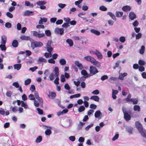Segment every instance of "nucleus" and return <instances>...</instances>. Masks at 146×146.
<instances>
[{"instance_id":"nucleus-1","label":"nucleus","mask_w":146,"mask_h":146,"mask_svg":"<svg viewBox=\"0 0 146 146\" xmlns=\"http://www.w3.org/2000/svg\"><path fill=\"white\" fill-rule=\"evenodd\" d=\"M84 58L85 60L90 62L93 65L96 66L98 68H100L101 66L100 63L92 57L87 56H85Z\"/></svg>"},{"instance_id":"nucleus-2","label":"nucleus","mask_w":146,"mask_h":146,"mask_svg":"<svg viewBox=\"0 0 146 146\" xmlns=\"http://www.w3.org/2000/svg\"><path fill=\"white\" fill-rule=\"evenodd\" d=\"M89 71L91 76L94 75L98 72L97 68L94 66H90Z\"/></svg>"},{"instance_id":"nucleus-3","label":"nucleus","mask_w":146,"mask_h":146,"mask_svg":"<svg viewBox=\"0 0 146 146\" xmlns=\"http://www.w3.org/2000/svg\"><path fill=\"white\" fill-rule=\"evenodd\" d=\"M122 111L124 113V118L126 120L128 121L130 120L131 119L130 115L128 114L127 112L126 111L124 107L122 108Z\"/></svg>"},{"instance_id":"nucleus-4","label":"nucleus","mask_w":146,"mask_h":146,"mask_svg":"<svg viewBox=\"0 0 146 146\" xmlns=\"http://www.w3.org/2000/svg\"><path fill=\"white\" fill-rule=\"evenodd\" d=\"M43 45V43L40 41H35L31 43L32 46L34 47H41Z\"/></svg>"},{"instance_id":"nucleus-5","label":"nucleus","mask_w":146,"mask_h":146,"mask_svg":"<svg viewBox=\"0 0 146 146\" xmlns=\"http://www.w3.org/2000/svg\"><path fill=\"white\" fill-rule=\"evenodd\" d=\"M33 35L39 38L44 37L45 36V34L44 33H40L35 31H32Z\"/></svg>"},{"instance_id":"nucleus-6","label":"nucleus","mask_w":146,"mask_h":146,"mask_svg":"<svg viewBox=\"0 0 146 146\" xmlns=\"http://www.w3.org/2000/svg\"><path fill=\"white\" fill-rule=\"evenodd\" d=\"M52 43V42L51 40H48L46 43V48L48 52H51L52 50V48L51 46Z\"/></svg>"},{"instance_id":"nucleus-7","label":"nucleus","mask_w":146,"mask_h":146,"mask_svg":"<svg viewBox=\"0 0 146 146\" xmlns=\"http://www.w3.org/2000/svg\"><path fill=\"white\" fill-rule=\"evenodd\" d=\"M34 14V12L33 11L26 10L23 13V16H31L33 15Z\"/></svg>"},{"instance_id":"nucleus-8","label":"nucleus","mask_w":146,"mask_h":146,"mask_svg":"<svg viewBox=\"0 0 146 146\" xmlns=\"http://www.w3.org/2000/svg\"><path fill=\"white\" fill-rule=\"evenodd\" d=\"M64 30L63 28H56L55 29V32L56 34H60V35H62L64 33Z\"/></svg>"},{"instance_id":"nucleus-9","label":"nucleus","mask_w":146,"mask_h":146,"mask_svg":"<svg viewBox=\"0 0 146 146\" xmlns=\"http://www.w3.org/2000/svg\"><path fill=\"white\" fill-rule=\"evenodd\" d=\"M96 55L97 58L100 60H101L103 58V56L102 53L97 49H96Z\"/></svg>"},{"instance_id":"nucleus-10","label":"nucleus","mask_w":146,"mask_h":146,"mask_svg":"<svg viewBox=\"0 0 146 146\" xmlns=\"http://www.w3.org/2000/svg\"><path fill=\"white\" fill-rule=\"evenodd\" d=\"M20 38L22 40H31V38L29 36L22 35L20 36Z\"/></svg>"},{"instance_id":"nucleus-11","label":"nucleus","mask_w":146,"mask_h":146,"mask_svg":"<svg viewBox=\"0 0 146 146\" xmlns=\"http://www.w3.org/2000/svg\"><path fill=\"white\" fill-rule=\"evenodd\" d=\"M135 125L138 131L143 128L142 125L139 121H137L135 122Z\"/></svg>"},{"instance_id":"nucleus-12","label":"nucleus","mask_w":146,"mask_h":146,"mask_svg":"<svg viewBox=\"0 0 146 146\" xmlns=\"http://www.w3.org/2000/svg\"><path fill=\"white\" fill-rule=\"evenodd\" d=\"M46 127L47 128V129L45 131V134L47 135H50L51 133V129H52V127L48 126H46Z\"/></svg>"},{"instance_id":"nucleus-13","label":"nucleus","mask_w":146,"mask_h":146,"mask_svg":"<svg viewBox=\"0 0 146 146\" xmlns=\"http://www.w3.org/2000/svg\"><path fill=\"white\" fill-rule=\"evenodd\" d=\"M81 73L85 78L89 77L91 76L90 74H88L85 70H83L81 72Z\"/></svg>"},{"instance_id":"nucleus-14","label":"nucleus","mask_w":146,"mask_h":146,"mask_svg":"<svg viewBox=\"0 0 146 146\" xmlns=\"http://www.w3.org/2000/svg\"><path fill=\"white\" fill-rule=\"evenodd\" d=\"M129 17L130 19L133 20L136 18V16L134 12H132L129 13Z\"/></svg>"},{"instance_id":"nucleus-15","label":"nucleus","mask_w":146,"mask_h":146,"mask_svg":"<svg viewBox=\"0 0 146 146\" xmlns=\"http://www.w3.org/2000/svg\"><path fill=\"white\" fill-rule=\"evenodd\" d=\"M122 10L124 12H127L131 10V7L128 5L124 6L122 8Z\"/></svg>"},{"instance_id":"nucleus-16","label":"nucleus","mask_w":146,"mask_h":146,"mask_svg":"<svg viewBox=\"0 0 146 146\" xmlns=\"http://www.w3.org/2000/svg\"><path fill=\"white\" fill-rule=\"evenodd\" d=\"M7 39V37L5 36H2L1 37V44H5Z\"/></svg>"},{"instance_id":"nucleus-17","label":"nucleus","mask_w":146,"mask_h":146,"mask_svg":"<svg viewBox=\"0 0 146 146\" xmlns=\"http://www.w3.org/2000/svg\"><path fill=\"white\" fill-rule=\"evenodd\" d=\"M141 135L143 137H146V131L143 128L139 131Z\"/></svg>"},{"instance_id":"nucleus-18","label":"nucleus","mask_w":146,"mask_h":146,"mask_svg":"<svg viewBox=\"0 0 146 146\" xmlns=\"http://www.w3.org/2000/svg\"><path fill=\"white\" fill-rule=\"evenodd\" d=\"M90 100H94V101L98 102L100 100V98L97 96H91L90 98Z\"/></svg>"},{"instance_id":"nucleus-19","label":"nucleus","mask_w":146,"mask_h":146,"mask_svg":"<svg viewBox=\"0 0 146 146\" xmlns=\"http://www.w3.org/2000/svg\"><path fill=\"white\" fill-rule=\"evenodd\" d=\"M48 96L50 98L53 99L56 96V94L54 92H50L48 95Z\"/></svg>"},{"instance_id":"nucleus-20","label":"nucleus","mask_w":146,"mask_h":146,"mask_svg":"<svg viewBox=\"0 0 146 146\" xmlns=\"http://www.w3.org/2000/svg\"><path fill=\"white\" fill-rule=\"evenodd\" d=\"M95 116L96 118H99L101 117L102 115V114L100 110L96 111L94 115Z\"/></svg>"},{"instance_id":"nucleus-21","label":"nucleus","mask_w":146,"mask_h":146,"mask_svg":"<svg viewBox=\"0 0 146 146\" xmlns=\"http://www.w3.org/2000/svg\"><path fill=\"white\" fill-rule=\"evenodd\" d=\"M55 76H58L59 74V69L57 67H55L54 68V72Z\"/></svg>"},{"instance_id":"nucleus-22","label":"nucleus","mask_w":146,"mask_h":146,"mask_svg":"<svg viewBox=\"0 0 146 146\" xmlns=\"http://www.w3.org/2000/svg\"><path fill=\"white\" fill-rule=\"evenodd\" d=\"M127 74L126 73H124L123 74L121 73H120L119 74V78L121 80H123L124 78V77L127 76Z\"/></svg>"},{"instance_id":"nucleus-23","label":"nucleus","mask_w":146,"mask_h":146,"mask_svg":"<svg viewBox=\"0 0 146 146\" xmlns=\"http://www.w3.org/2000/svg\"><path fill=\"white\" fill-rule=\"evenodd\" d=\"M21 67V64H16L14 65V68L17 70H19Z\"/></svg>"},{"instance_id":"nucleus-24","label":"nucleus","mask_w":146,"mask_h":146,"mask_svg":"<svg viewBox=\"0 0 146 146\" xmlns=\"http://www.w3.org/2000/svg\"><path fill=\"white\" fill-rule=\"evenodd\" d=\"M46 2L44 1H38L36 2V4L37 5L40 6H42L44 5L46 3Z\"/></svg>"},{"instance_id":"nucleus-25","label":"nucleus","mask_w":146,"mask_h":146,"mask_svg":"<svg viewBox=\"0 0 146 146\" xmlns=\"http://www.w3.org/2000/svg\"><path fill=\"white\" fill-rule=\"evenodd\" d=\"M90 31L92 33L97 35H99L100 34V32L99 31L95 29H91L90 30Z\"/></svg>"},{"instance_id":"nucleus-26","label":"nucleus","mask_w":146,"mask_h":146,"mask_svg":"<svg viewBox=\"0 0 146 146\" xmlns=\"http://www.w3.org/2000/svg\"><path fill=\"white\" fill-rule=\"evenodd\" d=\"M40 20L39 21L38 23L40 24H42V22H46L47 21V19L46 18L40 17Z\"/></svg>"},{"instance_id":"nucleus-27","label":"nucleus","mask_w":146,"mask_h":146,"mask_svg":"<svg viewBox=\"0 0 146 146\" xmlns=\"http://www.w3.org/2000/svg\"><path fill=\"white\" fill-rule=\"evenodd\" d=\"M75 64L80 69H82L83 68V66L82 65L79 63L78 61H76L75 62Z\"/></svg>"},{"instance_id":"nucleus-28","label":"nucleus","mask_w":146,"mask_h":146,"mask_svg":"<svg viewBox=\"0 0 146 146\" xmlns=\"http://www.w3.org/2000/svg\"><path fill=\"white\" fill-rule=\"evenodd\" d=\"M107 14L111 17V18L114 21L116 20V18L115 15L113 14L111 12H108V13Z\"/></svg>"},{"instance_id":"nucleus-29","label":"nucleus","mask_w":146,"mask_h":146,"mask_svg":"<svg viewBox=\"0 0 146 146\" xmlns=\"http://www.w3.org/2000/svg\"><path fill=\"white\" fill-rule=\"evenodd\" d=\"M38 60L40 62H43L44 63H46L47 62L46 60L42 57H39Z\"/></svg>"},{"instance_id":"nucleus-30","label":"nucleus","mask_w":146,"mask_h":146,"mask_svg":"<svg viewBox=\"0 0 146 146\" xmlns=\"http://www.w3.org/2000/svg\"><path fill=\"white\" fill-rule=\"evenodd\" d=\"M66 42L69 44L70 46H72L73 45V42L71 39H68L66 40Z\"/></svg>"},{"instance_id":"nucleus-31","label":"nucleus","mask_w":146,"mask_h":146,"mask_svg":"<svg viewBox=\"0 0 146 146\" xmlns=\"http://www.w3.org/2000/svg\"><path fill=\"white\" fill-rule=\"evenodd\" d=\"M42 140V137L41 136H39L35 140V142L37 143L40 142Z\"/></svg>"},{"instance_id":"nucleus-32","label":"nucleus","mask_w":146,"mask_h":146,"mask_svg":"<svg viewBox=\"0 0 146 146\" xmlns=\"http://www.w3.org/2000/svg\"><path fill=\"white\" fill-rule=\"evenodd\" d=\"M85 124V123H84L80 122L77 127L78 129L79 130L81 129L82 126L84 125Z\"/></svg>"},{"instance_id":"nucleus-33","label":"nucleus","mask_w":146,"mask_h":146,"mask_svg":"<svg viewBox=\"0 0 146 146\" xmlns=\"http://www.w3.org/2000/svg\"><path fill=\"white\" fill-rule=\"evenodd\" d=\"M0 48L1 50L4 51H5L7 49L5 44H1L0 45Z\"/></svg>"},{"instance_id":"nucleus-34","label":"nucleus","mask_w":146,"mask_h":146,"mask_svg":"<svg viewBox=\"0 0 146 146\" xmlns=\"http://www.w3.org/2000/svg\"><path fill=\"white\" fill-rule=\"evenodd\" d=\"M25 4L27 6H30L32 7H34L33 4H31L30 2L28 1H26L25 2Z\"/></svg>"},{"instance_id":"nucleus-35","label":"nucleus","mask_w":146,"mask_h":146,"mask_svg":"<svg viewBox=\"0 0 146 146\" xmlns=\"http://www.w3.org/2000/svg\"><path fill=\"white\" fill-rule=\"evenodd\" d=\"M55 77L54 73L52 72L50 74L49 77L50 80H52L54 79Z\"/></svg>"},{"instance_id":"nucleus-36","label":"nucleus","mask_w":146,"mask_h":146,"mask_svg":"<svg viewBox=\"0 0 146 146\" xmlns=\"http://www.w3.org/2000/svg\"><path fill=\"white\" fill-rule=\"evenodd\" d=\"M123 14L122 12L117 11L116 12V16L117 17H121Z\"/></svg>"},{"instance_id":"nucleus-37","label":"nucleus","mask_w":146,"mask_h":146,"mask_svg":"<svg viewBox=\"0 0 146 146\" xmlns=\"http://www.w3.org/2000/svg\"><path fill=\"white\" fill-rule=\"evenodd\" d=\"M18 44L17 41L16 40H15L13 41L12 45L13 47H16L17 46Z\"/></svg>"},{"instance_id":"nucleus-38","label":"nucleus","mask_w":146,"mask_h":146,"mask_svg":"<svg viewBox=\"0 0 146 146\" xmlns=\"http://www.w3.org/2000/svg\"><path fill=\"white\" fill-rule=\"evenodd\" d=\"M145 47L144 46H142L141 48L139 50V53L141 54H143L145 52Z\"/></svg>"},{"instance_id":"nucleus-39","label":"nucleus","mask_w":146,"mask_h":146,"mask_svg":"<svg viewBox=\"0 0 146 146\" xmlns=\"http://www.w3.org/2000/svg\"><path fill=\"white\" fill-rule=\"evenodd\" d=\"M59 63L61 65H63L66 64V62L64 59L62 58L60 59Z\"/></svg>"},{"instance_id":"nucleus-40","label":"nucleus","mask_w":146,"mask_h":146,"mask_svg":"<svg viewBox=\"0 0 146 146\" xmlns=\"http://www.w3.org/2000/svg\"><path fill=\"white\" fill-rule=\"evenodd\" d=\"M133 109L135 111H140V107L138 105H135L133 107Z\"/></svg>"},{"instance_id":"nucleus-41","label":"nucleus","mask_w":146,"mask_h":146,"mask_svg":"<svg viewBox=\"0 0 146 146\" xmlns=\"http://www.w3.org/2000/svg\"><path fill=\"white\" fill-rule=\"evenodd\" d=\"M85 110L84 106H80L78 109V111L79 112H82L84 111Z\"/></svg>"},{"instance_id":"nucleus-42","label":"nucleus","mask_w":146,"mask_h":146,"mask_svg":"<svg viewBox=\"0 0 146 146\" xmlns=\"http://www.w3.org/2000/svg\"><path fill=\"white\" fill-rule=\"evenodd\" d=\"M126 129L127 131L129 133H132L133 129L131 127H127Z\"/></svg>"},{"instance_id":"nucleus-43","label":"nucleus","mask_w":146,"mask_h":146,"mask_svg":"<svg viewBox=\"0 0 146 146\" xmlns=\"http://www.w3.org/2000/svg\"><path fill=\"white\" fill-rule=\"evenodd\" d=\"M131 95L129 94L128 95L127 97L125 99L127 102H130L131 100L132 99L131 98Z\"/></svg>"},{"instance_id":"nucleus-44","label":"nucleus","mask_w":146,"mask_h":146,"mask_svg":"<svg viewBox=\"0 0 146 146\" xmlns=\"http://www.w3.org/2000/svg\"><path fill=\"white\" fill-rule=\"evenodd\" d=\"M119 41L122 43H124L125 40V37L124 36H121L119 37Z\"/></svg>"},{"instance_id":"nucleus-45","label":"nucleus","mask_w":146,"mask_h":146,"mask_svg":"<svg viewBox=\"0 0 146 146\" xmlns=\"http://www.w3.org/2000/svg\"><path fill=\"white\" fill-rule=\"evenodd\" d=\"M120 60L117 61L115 63V66L113 67V69H115L116 68L118 67L120 64Z\"/></svg>"},{"instance_id":"nucleus-46","label":"nucleus","mask_w":146,"mask_h":146,"mask_svg":"<svg viewBox=\"0 0 146 146\" xmlns=\"http://www.w3.org/2000/svg\"><path fill=\"white\" fill-rule=\"evenodd\" d=\"M31 80L30 79H28L25 81V85H27L31 83Z\"/></svg>"},{"instance_id":"nucleus-47","label":"nucleus","mask_w":146,"mask_h":146,"mask_svg":"<svg viewBox=\"0 0 146 146\" xmlns=\"http://www.w3.org/2000/svg\"><path fill=\"white\" fill-rule=\"evenodd\" d=\"M58 7L61 9H63L66 6V4H62V3H59L58 4Z\"/></svg>"},{"instance_id":"nucleus-48","label":"nucleus","mask_w":146,"mask_h":146,"mask_svg":"<svg viewBox=\"0 0 146 146\" xmlns=\"http://www.w3.org/2000/svg\"><path fill=\"white\" fill-rule=\"evenodd\" d=\"M138 63L140 65L143 66L145 65V62L143 60H140L139 61Z\"/></svg>"},{"instance_id":"nucleus-49","label":"nucleus","mask_w":146,"mask_h":146,"mask_svg":"<svg viewBox=\"0 0 146 146\" xmlns=\"http://www.w3.org/2000/svg\"><path fill=\"white\" fill-rule=\"evenodd\" d=\"M85 140L84 138L82 137H79L78 139V141L80 143H83L84 142Z\"/></svg>"},{"instance_id":"nucleus-50","label":"nucleus","mask_w":146,"mask_h":146,"mask_svg":"<svg viewBox=\"0 0 146 146\" xmlns=\"http://www.w3.org/2000/svg\"><path fill=\"white\" fill-rule=\"evenodd\" d=\"M38 101L40 104H42L43 102L42 99L39 96L35 98Z\"/></svg>"},{"instance_id":"nucleus-51","label":"nucleus","mask_w":146,"mask_h":146,"mask_svg":"<svg viewBox=\"0 0 146 146\" xmlns=\"http://www.w3.org/2000/svg\"><path fill=\"white\" fill-rule=\"evenodd\" d=\"M119 136V135L117 133L115 134L113 137L112 138V140L113 141H114L118 138Z\"/></svg>"},{"instance_id":"nucleus-52","label":"nucleus","mask_w":146,"mask_h":146,"mask_svg":"<svg viewBox=\"0 0 146 146\" xmlns=\"http://www.w3.org/2000/svg\"><path fill=\"white\" fill-rule=\"evenodd\" d=\"M21 106L23 107L25 109H27L28 108V106L26 104V103H25L23 101L22 102V104H21Z\"/></svg>"},{"instance_id":"nucleus-53","label":"nucleus","mask_w":146,"mask_h":146,"mask_svg":"<svg viewBox=\"0 0 146 146\" xmlns=\"http://www.w3.org/2000/svg\"><path fill=\"white\" fill-rule=\"evenodd\" d=\"M91 93L93 94L97 95L98 94H99L100 91L98 90H96L92 92Z\"/></svg>"},{"instance_id":"nucleus-54","label":"nucleus","mask_w":146,"mask_h":146,"mask_svg":"<svg viewBox=\"0 0 146 146\" xmlns=\"http://www.w3.org/2000/svg\"><path fill=\"white\" fill-rule=\"evenodd\" d=\"M138 100L136 98H132V99L131 100V102H133V104H136L138 102Z\"/></svg>"},{"instance_id":"nucleus-55","label":"nucleus","mask_w":146,"mask_h":146,"mask_svg":"<svg viewBox=\"0 0 146 146\" xmlns=\"http://www.w3.org/2000/svg\"><path fill=\"white\" fill-rule=\"evenodd\" d=\"M51 53V52H49V53H44V56L46 58L51 57L52 54Z\"/></svg>"},{"instance_id":"nucleus-56","label":"nucleus","mask_w":146,"mask_h":146,"mask_svg":"<svg viewBox=\"0 0 146 146\" xmlns=\"http://www.w3.org/2000/svg\"><path fill=\"white\" fill-rule=\"evenodd\" d=\"M6 27L8 28H9L11 27L12 25L11 23L9 22L6 23L5 25Z\"/></svg>"},{"instance_id":"nucleus-57","label":"nucleus","mask_w":146,"mask_h":146,"mask_svg":"<svg viewBox=\"0 0 146 146\" xmlns=\"http://www.w3.org/2000/svg\"><path fill=\"white\" fill-rule=\"evenodd\" d=\"M29 98L31 100H35V97L33 94H31L29 96Z\"/></svg>"},{"instance_id":"nucleus-58","label":"nucleus","mask_w":146,"mask_h":146,"mask_svg":"<svg viewBox=\"0 0 146 146\" xmlns=\"http://www.w3.org/2000/svg\"><path fill=\"white\" fill-rule=\"evenodd\" d=\"M40 104V103L38 102L36 100H34V104L35 106L36 107H38L39 106Z\"/></svg>"},{"instance_id":"nucleus-59","label":"nucleus","mask_w":146,"mask_h":146,"mask_svg":"<svg viewBox=\"0 0 146 146\" xmlns=\"http://www.w3.org/2000/svg\"><path fill=\"white\" fill-rule=\"evenodd\" d=\"M100 10L103 11H105L107 10V8L104 6H102L100 7L99 8Z\"/></svg>"},{"instance_id":"nucleus-60","label":"nucleus","mask_w":146,"mask_h":146,"mask_svg":"<svg viewBox=\"0 0 146 146\" xmlns=\"http://www.w3.org/2000/svg\"><path fill=\"white\" fill-rule=\"evenodd\" d=\"M69 139L72 141H74L75 140V137L74 136H72L69 137L68 138Z\"/></svg>"},{"instance_id":"nucleus-61","label":"nucleus","mask_w":146,"mask_h":146,"mask_svg":"<svg viewBox=\"0 0 146 146\" xmlns=\"http://www.w3.org/2000/svg\"><path fill=\"white\" fill-rule=\"evenodd\" d=\"M108 77L107 75H104L103 76H102L101 77V79L103 81L105 80L108 79Z\"/></svg>"},{"instance_id":"nucleus-62","label":"nucleus","mask_w":146,"mask_h":146,"mask_svg":"<svg viewBox=\"0 0 146 146\" xmlns=\"http://www.w3.org/2000/svg\"><path fill=\"white\" fill-rule=\"evenodd\" d=\"M12 85L17 88H19V85L17 82L13 83Z\"/></svg>"},{"instance_id":"nucleus-63","label":"nucleus","mask_w":146,"mask_h":146,"mask_svg":"<svg viewBox=\"0 0 146 146\" xmlns=\"http://www.w3.org/2000/svg\"><path fill=\"white\" fill-rule=\"evenodd\" d=\"M46 35L48 36H49L51 35L50 31L49 30H47L45 31Z\"/></svg>"},{"instance_id":"nucleus-64","label":"nucleus","mask_w":146,"mask_h":146,"mask_svg":"<svg viewBox=\"0 0 146 146\" xmlns=\"http://www.w3.org/2000/svg\"><path fill=\"white\" fill-rule=\"evenodd\" d=\"M6 14L7 16L10 18H11L13 17V15L9 12H7Z\"/></svg>"}]
</instances>
